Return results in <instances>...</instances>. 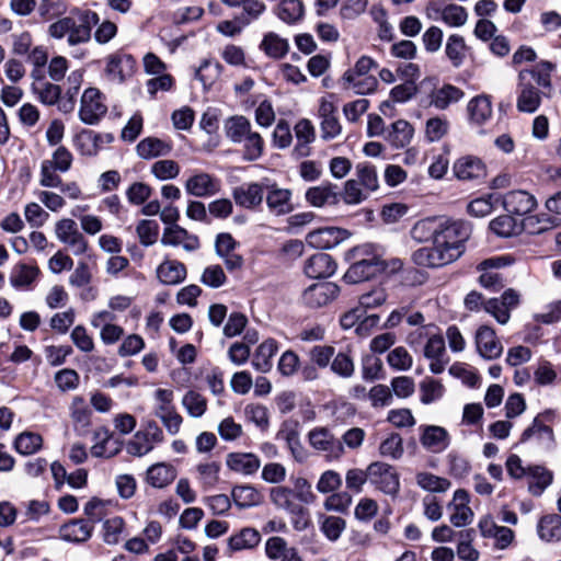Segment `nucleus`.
<instances>
[{"mask_svg": "<svg viewBox=\"0 0 561 561\" xmlns=\"http://www.w3.org/2000/svg\"><path fill=\"white\" fill-rule=\"evenodd\" d=\"M264 554L270 561H304L298 549L280 536H271L265 540Z\"/></svg>", "mask_w": 561, "mask_h": 561, "instance_id": "13", "label": "nucleus"}, {"mask_svg": "<svg viewBox=\"0 0 561 561\" xmlns=\"http://www.w3.org/2000/svg\"><path fill=\"white\" fill-rule=\"evenodd\" d=\"M454 176L463 182H472L486 176V165L481 158L472 154L461 156L453 163Z\"/></svg>", "mask_w": 561, "mask_h": 561, "instance_id": "10", "label": "nucleus"}, {"mask_svg": "<svg viewBox=\"0 0 561 561\" xmlns=\"http://www.w3.org/2000/svg\"><path fill=\"white\" fill-rule=\"evenodd\" d=\"M336 264L327 253H317L305 263V274L310 278L330 277L335 273Z\"/></svg>", "mask_w": 561, "mask_h": 561, "instance_id": "28", "label": "nucleus"}, {"mask_svg": "<svg viewBox=\"0 0 561 561\" xmlns=\"http://www.w3.org/2000/svg\"><path fill=\"white\" fill-rule=\"evenodd\" d=\"M424 357L430 360V371L433 374H442L445 370L447 360L444 359L446 354L445 340L440 334H433L427 337L423 350Z\"/></svg>", "mask_w": 561, "mask_h": 561, "instance_id": "18", "label": "nucleus"}, {"mask_svg": "<svg viewBox=\"0 0 561 561\" xmlns=\"http://www.w3.org/2000/svg\"><path fill=\"white\" fill-rule=\"evenodd\" d=\"M467 51L468 46L461 35L451 34L448 36L445 46V54L454 67L458 68L463 64Z\"/></svg>", "mask_w": 561, "mask_h": 561, "instance_id": "48", "label": "nucleus"}, {"mask_svg": "<svg viewBox=\"0 0 561 561\" xmlns=\"http://www.w3.org/2000/svg\"><path fill=\"white\" fill-rule=\"evenodd\" d=\"M182 405L191 417L197 419L205 414L207 400L199 392L190 390L183 396Z\"/></svg>", "mask_w": 561, "mask_h": 561, "instance_id": "57", "label": "nucleus"}, {"mask_svg": "<svg viewBox=\"0 0 561 561\" xmlns=\"http://www.w3.org/2000/svg\"><path fill=\"white\" fill-rule=\"evenodd\" d=\"M370 483L379 491L390 496H397L400 490V478L396 469L386 462L369 465Z\"/></svg>", "mask_w": 561, "mask_h": 561, "instance_id": "4", "label": "nucleus"}, {"mask_svg": "<svg viewBox=\"0 0 561 561\" xmlns=\"http://www.w3.org/2000/svg\"><path fill=\"white\" fill-rule=\"evenodd\" d=\"M261 541V534L253 527H244L228 539L230 551H242L255 548Z\"/></svg>", "mask_w": 561, "mask_h": 561, "instance_id": "40", "label": "nucleus"}, {"mask_svg": "<svg viewBox=\"0 0 561 561\" xmlns=\"http://www.w3.org/2000/svg\"><path fill=\"white\" fill-rule=\"evenodd\" d=\"M107 113L104 94L96 88H88L80 100L79 118L87 125H96Z\"/></svg>", "mask_w": 561, "mask_h": 561, "instance_id": "3", "label": "nucleus"}, {"mask_svg": "<svg viewBox=\"0 0 561 561\" xmlns=\"http://www.w3.org/2000/svg\"><path fill=\"white\" fill-rule=\"evenodd\" d=\"M185 190L196 197L211 196L219 191V183L210 174L199 172L186 180Z\"/></svg>", "mask_w": 561, "mask_h": 561, "instance_id": "26", "label": "nucleus"}, {"mask_svg": "<svg viewBox=\"0 0 561 561\" xmlns=\"http://www.w3.org/2000/svg\"><path fill=\"white\" fill-rule=\"evenodd\" d=\"M39 270L35 265L24 263L15 265L10 274V284L14 288H28L37 278Z\"/></svg>", "mask_w": 561, "mask_h": 561, "instance_id": "47", "label": "nucleus"}, {"mask_svg": "<svg viewBox=\"0 0 561 561\" xmlns=\"http://www.w3.org/2000/svg\"><path fill=\"white\" fill-rule=\"evenodd\" d=\"M355 179L369 195L370 193L377 191L379 187L377 170L371 164H356Z\"/></svg>", "mask_w": 561, "mask_h": 561, "instance_id": "54", "label": "nucleus"}, {"mask_svg": "<svg viewBox=\"0 0 561 561\" xmlns=\"http://www.w3.org/2000/svg\"><path fill=\"white\" fill-rule=\"evenodd\" d=\"M528 490L535 496H540L552 483L553 474L543 466L534 465L527 467Z\"/></svg>", "mask_w": 561, "mask_h": 561, "instance_id": "36", "label": "nucleus"}, {"mask_svg": "<svg viewBox=\"0 0 561 561\" xmlns=\"http://www.w3.org/2000/svg\"><path fill=\"white\" fill-rule=\"evenodd\" d=\"M196 472L198 481L205 489L213 488L219 481L220 463L217 461L198 463Z\"/></svg>", "mask_w": 561, "mask_h": 561, "instance_id": "61", "label": "nucleus"}, {"mask_svg": "<svg viewBox=\"0 0 561 561\" xmlns=\"http://www.w3.org/2000/svg\"><path fill=\"white\" fill-rule=\"evenodd\" d=\"M100 21L96 12L75 9L69 15L58 19L48 26V35L55 39L67 38L69 46L85 44L91 39L92 27Z\"/></svg>", "mask_w": 561, "mask_h": 561, "instance_id": "1", "label": "nucleus"}, {"mask_svg": "<svg viewBox=\"0 0 561 561\" xmlns=\"http://www.w3.org/2000/svg\"><path fill=\"white\" fill-rule=\"evenodd\" d=\"M278 351L277 342L273 339L263 341L255 350L252 357V366L262 373H267L273 367V357Z\"/></svg>", "mask_w": 561, "mask_h": 561, "instance_id": "38", "label": "nucleus"}, {"mask_svg": "<svg viewBox=\"0 0 561 561\" xmlns=\"http://www.w3.org/2000/svg\"><path fill=\"white\" fill-rule=\"evenodd\" d=\"M114 137L111 134H99L92 130L81 131L76 139V145L79 151L84 156H95L106 145L113 141Z\"/></svg>", "mask_w": 561, "mask_h": 561, "instance_id": "22", "label": "nucleus"}, {"mask_svg": "<svg viewBox=\"0 0 561 561\" xmlns=\"http://www.w3.org/2000/svg\"><path fill=\"white\" fill-rule=\"evenodd\" d=\"M115 316L110 310H100L91 316L90 324L94 329H100V339L106 345L118 342L124 335V329L113 321Z\"/></svg>", "mask_w": 561, "mask_h": 561, "instance_id": "11", "label": "nucleus"}, {"mask_svg": "<svg viewBox=\"0 0 561 561\" xmlns=\"http://www.w3.org/2000/svg\"><path fill=\"white\" fill-rule=\"evenodd\" d=\"M260 49L270 58L280 59L289 51V43L277 33L268 32L263 36Z\"/></svg>", "mask_w": 561, "mask_h": 561, "instance_id": "44", "label": "nucleus"}, {"mask_svg": "<svg viewBox=\"0 0 561 561\" xmlns=\"http://www.w3.org/2000/svg\"><path fill=\"white\" fill-rule=\"evenodd\" d=\"M350 231L339 227H323L310 231L306 236V242L320 250H329L337 247L350 238Z\"/></svg>", "mask_w": 561, "mask_h": 561, "instance_id": "9", "label": "nucleus"}, {"mask_svg": "<svg viewBox=\"0 0 561 561\" xmlns=\"http://www.w3.org/2000/svg\"><path fill=\"white\" fill-rule=\"evenodd\" d=\"M467 111L470 122L477 125L485 124L492 116V102L490 96L477 95L468 102Z\"/></svg>", "mask_w": 561, "mask_h": 561, "instance_id": "39", "label": "nucleus"}, {"mask_svg": "<svg viewBox=\"0 0 561 561\" xmlns=\"http://www.w3.org/2000/svg\"><path fill=\"white\" fill-rule=\"evenodd\" d=\"M170 150V145L154 137L145 138L137 145V153L144 159L167 154Z\"/></svg>", "mask_w": 561, "mask_h": 561, "instance_id": "55", "label": "nucleus"}, {"mask_svg": "<svg viewBox=\"0 0 561 561\" xmlns=\"http://www.w3.org/2000/svg\"><path fill=\"white\" fill-rule=\"evenodd\" d=\"M379 274V262L354 261L344 274V279L350 284H357L376 277Z\"/></svg>", "mask_w": 561, "mask_h": 561, "instance_id": "35", "label": "nucleus"}, {"mask_svg": "<svg viewBox=\"0 0 561 561\" xmlns=\"http://www.w3.org/2000/svg\"><path fill=\"white\" fill-rule=\"evenodd\" d=\"M340 288L335 283H314L302 291L301 301L308 308L318 309L332 302L337 297Z\"/></svg>", "mask_w": 561, "mask_h": 561, "instance_id": "6", "label": "nucleus"}, {"mask_svg": "<svg viewBox=\"0 0 561 561\" xmlns=\"http://www.w3.org/2000/svg\"><path fill=\"white\" fill-rule=\"evenodd\" d=\"M491 230L500 237H512L522 231V225L510 215H502L490 222Z\"/></svg>", "mask_w": 561, "mask_h": 561, "instance_id": "58", "label": "nucleus"}, {"mask_svg": "<svg viewBox=\"0 0 561 561\" xmlns=\"http://www.w3.org/2000/svg\"><path fill=\"white\" fill-rule=\"evenodd\" d=\"M381 256L382 249L371 243L354 247L345 254V257L348 261L379 262Z\"/></svg>", "mask_w": 561, "mask_h": 561, "instance_id": "59", "label": "nucleus"}, {"mask_svg": "<svg viewBox=\"0 0 561 561\" xmlns=\"http://www.w3.org/2000/svg\"><path fill=\"white\" fill-rule=\"evenodd\" d=\"M135 64L130 55L114 53L106 57L105 73L111 81L122 83L134 73Z\"/></svg>", "mask_w": 561, "mask_h": 561, "instance_id": "15", "label": "nucleus"}, {"mask_svg": "<svg viewBox=\"0 0 561 561\" xmlns=\"http://www.w3.org/2000/svg\"><path fill=\"white\" fill-rule=\"evenodd\" d=\"M69 416L77 432H84L91 424L92 412L81 396L72 397L69 403Z\"/></svg>", "mask_w": 561, "mask_h": 561, "instance_id": "33", "label": "nucleus"}, {"mask_svg": "<svg viewBox=\"0 0 561 561\" xmlns=\"http://www.w3.org/2000/svg\"><path fill=\"white\" fill-rule=\"evenodd\" d=\"M476 345L479 354L485 359H495L503 353V346L493 329L482 325L476 333Z\"/></svg>", "mask_w": 561, "mask_h": 561, "instance_id": "20", "label": "nucleus"}, {"mask_svg": "<svg viewBox=\"0 0 561 561\" xmlns=\"http://www.w3.org/2000/svg\"><path fill=\"white\" fill-rule=\"evenodd\" d=\"M478 527L483 537L495 539V546L499 549L507 548L515 537L511 528L496 525L489 516L481 518Z\"/></svg>", "mask_w": 561, "mask_h": 561, "instance_id": "25", "label": "nucleus"}, {"mask_svg": "<svg viewBox=\"0 0 561 561\" xmlns=\"http://www.w3.org/2000/svg\"><path fill=\"white\" fill-rule=\"evenodd\" d=\"M450 129L449 121L444 116H433L425 122L424 137L428 142H437L447 136Z\"/></svg>", "mask_w": 561, "mask_h": 561, "instance_id": "51", "label": "nucleus"}, {"mask_svg": "<svg viewBox=\"0 0 561 561\" xmlns=\"http://www.w3.org/2000/svg\"><path fill=\"white\" fill-rule=\"evenodd\" d=\"M387 363L397 371H407L413 366V357L404 346H397L388 353Z\"/></svg>", "mask_w": 561, "mask_h": 561, "instance_id": "64", "label": "nucleus"}, {"mask_svg": "<svg viewBox=\"0 0 561 561\" xmlns=\"http://www.w3.org/2000/svg\"><path fill=\"white\" fill-rule=\"evenodd\" d=\"M295 493L287 486H275L270 491L271 502L278 508L288 513H295L297 505L294 502Z\"/></svg>", "mask_w": 561, "mask_h": 561, "instance_id": "56", "label": "nucleus"}, {"mask_svg": "<svg viewBox=\"0 0 561 561\" xmlns=\"http://www.w3.org/2000/svg\"><path fill=\"white\" fill-rule=\"evenodd\" d=\"M226 137L233 144H243L253 133L251 122L243 115H234L225 121Z\"/></svg>", "mask_w": 561, "mask_h": 561, "instance_id": "31", "label": "nucleus"}, {"mask_svg": "<svg viewBox=\"0 0 561 561\" xmlns=\"http://www.w3.org/2000/svg\"><path fill=\"white\" fill-rule=\"evenodd\" d=\"M32 92L45 105H55L61 95V88L58 84L45 80V78L35 79L31 84Z\"/></svg>", "mask_w": 561, "mask_h": 561, "instance_id": "42", "label": "nucleus"}, {"mask_svg": "<svg viewBox=\"0 0 561 561\" xmlns=\"http://www.w3.org/2000/svg\"><path fill=\"white\" fill-rule=\"evenodd\" d=\"M470 496L465 489L455 491L451 502L447 505L450 512L449 520L455 527H465L473 520V511L469 506Z\"/></svg>", "mask_w": 561, "mask_h": 561, "instance_id": "12", "label": "nucleus"}, {"mask_svg": "<svg viewBox=\"0 0 561 561\" xmlns=\"http://www.w3.org/2000/svg\"><path fill=\"white\" fill-rule=\"evenodd\" d=\"M293 192L289 188L272 184L267 187L266 205L270 211L276 216H284L294 210Z\"/></svg>", "mask_w": 561, "mask_h": 561, "instance_id": "19", "label": "nucleus"}, {"mask_svg": "<svg viewBox=\"0 0 561 561\" xmlns=\"http://www.w3.org/2000/svg\"><path fill=\"white\" fill-rule=\"evenodd\" d=\"M174 391L172 389L158 388L152 393V414L159 417L163 413L175 410Z\"/></svg>", "mask_w": 561, "mask_h": 561, "instance_id": "53", "label": "nucleus"}, {"mask_svg": "<svg viewBox=\"0 0 561 561\" xmlns=\"http://www.w3.org/2000/svg\"><path fill=\"white\" fill-rule=\"evenodd\" d=\"M43 446V437L34 432L25 431L14 439L15 450L24 456L33 455Z\"/></svg>", "mask_w": 561, "mask_h": 561, "instance_id": "52", "label": "nucleus"}, {"mask_svg": "<svg viewBox=\"0 0 561 561\" xmlns=\"http://www.w3.org/2000/svg\"><path fill=\"white\" fill-rule=\"evenodd\" d=\"M463 254L457 247L435 237L432 247H424L413 252L412 261L423 267H442L457 261Z\"/></svg>", "mask_w": 561, "mask_h": 561, "instance_id": "2", "label": "nucleus"}, {"mask_svg": "<svg viewBox=\"0 0 561 561\" xmlns=\"http://www.w3.org/2000/svg\"><path fill=\"white\" fill-rule=\"evenodd\" d=\"M465 93L461 89L446 83L431 93L430 104L439 111H445L450 105L459 102Z\"/></svg>", "mask_w": 561, "mask_h": 561, "instance_id": "34", "label": "nucleus"}, {"mask_svg": "<svg viewBox=\"0 0 561 561\" xmlns=\"http://www.w3.org/2000/svg\"><path fill=\"white\" fill-rule=\"evenodd\" d=\"M55 233L57 239L67 245L75 255H82L87 252L89 243L79 231L75 220L62 218L56 222Z\"/></svg>", "mask_w": 561, "mask_h": 561, "instance_id": "5", "label": "nucleus"}, {"mask_svg": "<svg viewBox=\"0 0 561 561\" xmlns=\"http://www.w3.org/2000/svg\"><path fill=\"white\" fill-rule=\"evenodd\" d=\"M520 442L531 443L539 448L549 449L554 443L553 431L539 417H535L533 423L524 430Z\"/></svg>", "mask_w": 561, "mask_h": 561, "instance_id": "17", "label": "nucleus"}, {"mask_svg": "<svg viewBox=\"0 0 561 561\" xmlns=\"http://www.w3.org/2000/svg\"><path fill=\"white\" fill-rule=\"evenodd\" d=\"M176 476L178 471L173 465L157 462L147 469L146 481L154 489H164L175 480Z\"/></svg>", "mask_w": 561, "mask_h": 561, "instance_id": "29", "label": "nucleus"}, {"mask_svg": "<svg viewBox=\"0 0 561 561\" xmlns=\"http://www.w3.org/2000/svg\"><path fill=\"white\" fill-rule=\"evenodd\" d=\"M541 98L539 91L531 82L520 81L519 94L517 98V108L524 113H534L540 105Z\"/></svg>", "mask_w": 561, "mask_h": 561, "instance_id": "45", "label": "nucleus"}, {"mask_svg": "<svg viewBox=\"0 0 561 561\" xmlns=\"http://www.w3.org/2000/svg\"><path fill=\"white\" fill-rule=\"evenodd\" d=\"M231 496L237 506L241 508L256 506L262 503L263 495L252 485H237L232 489Z\"/></svg>", "mask_w": 561, "mask_h": 561, "instance_id": "50", "label": "nucleus"}, {"mask_svg": "<svg viewBox=\"0 0 561 561\" xmlns=\"http://www.w3.org/2000/svg\"><path fill=\"white\" fill-rule=\"evenodd\" d=\"M277 16L287 24L299 21L304 15V5L300 0H284L276 9Z\"/></svg>", "mask_w": 561, "mask_h": 561, "instance_id": "60", "label": "nucleus"}, {"mask_svg": "<svg viewBox=\"0 0 561 561\" xmlns=\"http://www.w3.org/2000/svg\"><path fill=\"white\" fill-rule=\"evenodd\" d=\"M438 226L439 220L433 218L422 219L413 226L411 236L417 242H426L430 239L434 241Z\"/></svg>", "mask_w": 561, "mask_h": 561, "instance_id": "63", "label": "nucleus"}, {"mask_svg": "<svg viewBox=\"0 0 561 561\" xmlns=\"http://www.w3.org/2000/svg\"><path fill=\"white\" fill-rule=\"evenodd\" d=\"M415 483L422 490L431 493H445L451 486V483L448 479L436 476L428 471L416 472Z\"/></svg>", "mask_w": 561, "mask_h": 561, "instance_id": "46", "label": "nucleus"}, {"mask_svg": "<svg viewBox=\"0 0 561 561\" xmlns=\"http://www.w3.org/2000/svg\"><path fill=\"white\" fill-rule=\"evenodd\" d=\"M306 201L313 207L321 208L325 205H334L339 202V194L335 185L331 183H322L312 186L306 192Z\"/></svg>", "mask_w": 561, "mask_h": 561, "instance_id": "32", "label": "nucleus"}, {"mask_svg": "<svg viewBox=\"0 0 561 561\" xmlns=\"http://www.w3.org/2000/svg\"><path fill=\"white\" fill-rule=\"evenodd\" d=\"M186 267L176 260L165 259L156 270V276L163 285L175 286L186 278Z\"/></svg>", "mask_w": 561, "mask_h": 561, "instance_id": "27", "label": "nucleus"}, {"mask_svg": "<svg viewBox=\"0 0 561 561\" xmlns=\"http://www.w3.org/2000/svg\"><path fill=\"white\" fill-rule=\"evenodd\" d=\"M420 393L421 402L430 404L443 397L444 386L440 381L426 377L420 382Z\"/></svg>", "mask_w": 561, "mask_h": 561, "instance_id": "62", "label": "nucleus"}, {"mask_svg": "<svg viewBox=\"0 0 561 561\" xmlns=\"http://www.w3.org/2000/svg\"><path fill=\"white\" fill-rule=\"evenodd\" d=\"M232 196L236 203L245 208H254L263 201V188L257 183H248L233 190Z\"/></svg>", "mask_w": 561, "mask_h": 561, "instance_id": "37", "label": "nucleus"}, {"mask_svg": "<svg viewBox=\"0 0 561 561\" xmlns=\"http://www.w3.org/2000/svg\"><path fill=\"white\" fill-rule=\"evenodd\" d=\"M226 466L236 473L253 476L260 469L261 460L252 453H230L226 457Z\"/></svg>", "mask_w": 561, "mask_h": 561, "instance_id": "23", "label": "nucleus"}, {"mask_svg": "<svg viewBox=\"0 0 561 561\" xmlns=\"http://www.w3.org/2000/svg\"><path fill=\"white\" fill-rule=\"evenodd\" d=\"M471 234L469 224L461 220H439L438 231L435 237L443 239L447 244L457 247L458 250L465 252V243Z\"/></svg>", "mask_w": 561, "mask_h": 561, "instance_id": "7", "label": "nucleus"}, {"mask_svg": "<svg viewBox=\"0 0 561 561\" xmlns=\"http://www.w3.org/2000/svg\"><path fill=\"white\" fill-rule=\"evenodd\" d=\"M537 534L542 541L558 542L561 540V515L548 514L537 524Z\"/></svg>", "mask_w": 561, "mask_h": 561, "instance_id": "41", "label": "nucleus"}, {"mask_svg": "<svg viewBox=\"0 0 561 561\" xmlns=\"http://www.w3.org/2000/svg\"><path fill=\"white\" fill-rule=\"evenodd\" d=\"M503 206L510 214L523 216L530 213L537 206V201L527 191L516 190L504 195Z\"/></svg>", "mask_w": 561, "mask_h": 561, "instance_id": "21", "label": "nucleus"}, {"mask_svg": "<svg viewBox=\"0 0 561 561\" xmlns=\"http://www.w3.org/2000/svg\"><path fill=\"white\" fill-rule=\"evenodd\" d=\"M93 526L83 519H73L60 528V537L70 542L87 541L92 535Z\"/></svg>", "mask_w": 561, "mask_h": 561, "instance_id": "43", "label": "nucleus"}, {"mask_svg": "<svg viewBox=\"0 0 561 561\" xmlns=\"http://www.w3.org/2000/svg\"><path fill=\"white\" fill-rule=\"evenodd\" d=\"M414 127L405 119L393 122L386 134V140L396 149L408 147L414 137Z\"/></svg>", "mask_w": 561, "mask_h": 561, "instance_id": "30", "label": "nucleus"}, {"mask_svg": "<svg viewBox=\"0 0 561 561\" xmlns=\"http://www.w3.org/2000/svg\"><path fill=\"white\" fill-rule=\"evenodd\" d=\"M430 18L440 19L445 24L451 27H461L468 21L467 10L455 3H445L444 1L431 2L427 7Z\"/></svg>", "mask_w": 561, "mask_h": 561, "instance_id": "8", "label": "nucleus"}, {"mask_svg": "<svg viewBox=\"0 0 561 561\" xmlns=\"http://www.w3.org/2000/svg\"><path fill=\"white\" fill-rule=\"evenodd\" d=\"M161 243L167 247H183L186 251H194L199 247L197 237L191 236L184 228L172 225L164 228Z\"/></svg>", "mask_w": 561, "mask_h": 561, "instance_id": "24", "label": "nucleus"}, {"mask_svg": "<svg viewBox=\"0 0 561 561\" xmlns=\"http://www.w3.org/2000/svg\"><path fill=\"white\" fill-rule=\"evenodd\" d=\"M554 66L549 61L539 62L534 69L519 72V80L524 82L535 81L541 88H550V73Z\"/></svg>", "mask_w": 561, "mask_h": 561, "instance_id": "49", "label": "nucleus"}, {"mask_svg": "<svg viewBox=\"0 0 561 561\" xmlns=\"http://www.w3.org/2000/svg\"><path fill=\"white\" fill-rule=\"evenodd\" d=\"M420 443L430 453L440 454L450 444V435L443 426L423 425L420 427Z\"/></svg>", "mask_w": 561, "mask_h": 561, "instance_id": "14", "label": "nucleus"}, {"mask_svg": "<svg viewBox=\"0 0 561 561\" xmlns=\"http://www.w3.org/2000/svg\"><path fill=\"white\" fill-rule=\"evenodd\" d=\"M309 440L314 449L327 453V456L332 459H339L344 454L343 444L327 428L321 427L311 431Z\"/></svg>", "mask_w": 561, "mask_h": 561, "instance_id": "16", "label": "nucleus"}]
</instances>
